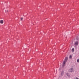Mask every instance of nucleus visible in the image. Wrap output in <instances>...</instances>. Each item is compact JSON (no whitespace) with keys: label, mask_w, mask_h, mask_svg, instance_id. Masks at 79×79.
<instances>
[{"label":"nucleus","mask_w":79,"mask_h":79,"mask_svg":"<svg viewBox=\"0 0 79 79\" xmlns=\"http://www.w3.org/2000/svg\"><path fill=\"white\" fill-rule=\"evenodd\" d=\"M68 60V57H65V60L64 61V62L63 63V66H64V65H65V64L66 63V61H67V60Z\"/></svg>","instance_id":"nucleus-1"},{"label":"nucleus","mask_w":79,"mask_h":79,"mask_svg":"<svg viewBox=\"0 0 79 79\" xmlns=\"http://www.w3.org/2000/svg\"><path fill=\"white\" fill-rule=\"evenodd\" d=\"M69 73H72L73 72V69L72 68H71L69 70Z\"/></svg>","instance_id":"nucleus-2"},{"label":"nucleus","mask_w":79,"mask_h":79,"mask_svg":"<svg viewBox=\"0 0 79 79\" xmlns=\"http://www.w3.org/2000/svg\"><path fill=\"white\" fill-rule=\"evenodd\" d=\"M78 44H79V42L78 41L75 42L74 44L75 45H78Z\"/></svg>","instance_id":"nucleus-3"},{"label":"nucleus","mask_w":79,"mask_h":79,"mask_svg":"<svg viewBox=\"0 0 79 79\" xmlns=\"http://www.w3.org/2000/svg\"><path fill=\"white\" fill-rule=\"evenodd\" d=\"M10 11V10H9V9H6L5 10V12L6 13H8Z\"/></svg>","instance_id":"nucleus-4"},{"label":"nucleus","mask_w":79,"mask_h":79,"mask_svg":"<svg viewBox=\"0 0 79 79\" xmlns=\"http://www.w3.org/2000/svg\"><path fill=\"white\" fill-rule=\"evenodd\" d=\"M0 23H1V24H3V20H0Z\"/></svg>","instance_id":"nucleus-5"},{"label":"nucleus","mask_w":79,"mask_h":79,"mask_svg":"<svg viewBox=\"0 0 79 79\" xmlns=\"http://www.w3.org/2000/svg\"><path fill=\"white\" fill-rule=\"evenodd\" d=\"M66 74L67 76H69V77L70 76V74H69V73H66Z\"/></svg>","instance_id":"nucleus-6"},{"label":"nucleus","mask_w":79,"mask_h":79,"mask_svg":"<svg viewBox=\"0 0 79 79\" xmlns=\"http://www.w3.org/2000/svg\"><path fill=\"white\" fill-rule=\"evenodd\" d=\"M64 74V72L63 71L61 73V75H62V76H63V75Z\"/></svg>","instance_id":"nucleus-7"},{"label":"nucleus","mask_w":79,"mask_h":79,"mask_svg":"<svg viewBox=\"0 0 79 79\" xmlns=\"http://www.w3.org/2000/svg\"><path fill=\"white\" fill-rule=\"evenodd\" d=\"M72 52H74V48H73L72 50Z\"/></svg>","instance_id":"nucleus-8"},{"label":"nucleus","mask_w":79,"mask_h":79,"mask_svg":"<svg viewBox=\"0 0 79 79\" xmlns=\"http://www.w3.org/2000/svg\"><path fill=\"white\" fill-rule=\"evenodd\" d=\"M69 58H72V56H71V55H70V56H69Z\"/></svg>","instance_id":"nucleus-9"},{"label":"nucleus","mask_w":79,"mask_h":79,"mask_svg":"<svg viewBox=\"0 0 79 79\" xmlns=\"http://www.w3.org/2000/svg\"><path fill=\"white\" fill-rule=\"evenodd\" d=\"M77 62H78V63H79V59H78L77 60Z\"/></svg>","instance_id":"nucleus-10"},{"label":"nucleus","mask_w":79,"mask_h":79,"mask_svg":"<svg viewBox=\"0 0 79 79\" xmlns=\"http://www.w3.org/2000/svg\"><path fill=\"white\" fill-rule=\"evenodd\" d=\"M23 18H21V21H22V20H23Z\"/></svg>","instance_id":"nucleus-11"},{"label":"nucleus","mask_w":79,"mask_h":79,"mask_svg":"<svg viewBox=\"0 0 79 79\" xmlns=\"http://www.w3.org/2000/svg\"><path fill=\"white\" fill-rule=\"evenodd\" d=\"M75 79H79V78H77V77H76L75 78Z\"/></svg>","instance_id":"nucleus-12"}]
</instances>
